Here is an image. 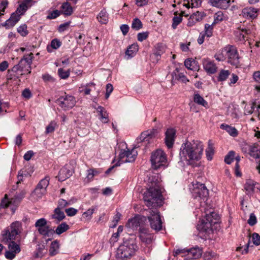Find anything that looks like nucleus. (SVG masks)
<instances>
[{
    "mask_svg": "<svg viewBox=\"0 0 260 260\" xmlns=\"http://www.w3.org/2000/svg\"><path fill=\"white\" fill-rule=\"evenodd\" d=\"M147 185V189L143 194V199L145 205L150 208V215L148 218L151 228L159 231L162 229V222L156 208L162 206L164 198L157 177L155 175L149 177Z\"/></svg>",
    "mask_w": 260,
    "mask_h": 260,
    "instance_id": "obj_1",
    "label": "nucleus"
},
{
    "mask_svg": "<svg viewBox=\"0 0 260 260\" xmlns=\"http://www.w3.org/2000/svg\"><path fill=\"white\" fill-rule=\"evenodd\" d=\"M147 185V189L143 194V199L145 205L150 208V215L148 218L151 228L159 231L162 229V222L156 208L162 206L164 198L157 177L155 175L149 177Z\"/></svg>",
    "mask_w": 260,
    "mask_h": 260,
    "instance_id": "obj_2",
    "label": "nucleus"
},
{
    "mask_svg": "<svg viewBox=\"0 0 260 260\" xmlns=\"http://www.w3.org/2000/svg\"><path fill=\"white\" fill-rule=\"evenodd\" d=\"M204 146L198 141H187L182 144L179 155L183 160H199L203 154Z\"/></svg>",
    "mask_w": 260,
    "mask_h": 260,
    "instance_id": "obj_3",
    "label": "nucleus"
},
{
    "mask_svg": "<svg viewBox=\"0 0 260 260\" xmlns=\"http://www.w3.org/2000/svg\"><path fill=\"white\" fill-rule=\"evenodd\" d=\"M219 221V215L213 211L206 213L201 223L198 224V228L199 231L207 234H211L214 229L217 228Z\"/></svg>",
    "mask_w": 260,
    "mask_h": 260,
    "instance_id": "obj_4",
    "label": "nucleus"
},
{
    "mask_svg": "<svg viewBox=\"0 0 260 260\" xmlns=\"http://www.w3.org/2000/svg\"><path fill=\"white\" fill-rule=\"evenodd\" d=\"M137 249V246L134 240H126L117 248L116 257L122 260L130 258L135 254Z\"/></svg>",
    "mask_w": 260,
    "mask_h": 260,
    "instance_id": "obj_5",
    "label": "nucleus"
},
{
    "mask_svg": "<svg viewBox=\"0 0 260 260\" xmlns=\"http://www.w3.org/2000/svg\"><path fill=\"white\" fill-rule=\"evenodd\" d=\"M202 253L201 249L199 247H194L190 249H177L174 251V256H176L179 254H182V256L186 259H193L199 258Z\"/></svg>",
    "mask_w": 260,
    "mask_h": 260,
    "instance_id": "obj_6",
    "label": "nucleus"
},
{
    "mask_svg": "<svg viewBox=\"0 0 260 260\" xmlns=\"http://www.w3.org/2000/svg\"><path fill=\"white\" fill-rule=\"evenodd\" d=\"M167 157L165 153L161 149H157L153 152L151 156L152 167L157 169L167 164Z\"/></svg>",
    "mask_w": 260,
    "mask_h": 260,
    "instance_id": "obj_7",
    "label": "nucleus"
},
{
    "mask_svg": "<svg viewBox=\"0 0 260 260\" xmlns=\"http://www.w3.org/2000/svg\"><path fill=\"white\" fill-rule=\"evenodd\" d=\"M223 51L226 53L228 62L236 68L238 67L240 60L236 48L232 45H227L223 48Z\"/></svg>",
    "mask_w": 260,
    "mask_h": 260,
    "instance_id": "obj_8",
    "label": "nucleus"
},
{
    "mask_svg": "<svg viewBox=\"0 0 260 260\" xmlns=\"http://www.w3.org/2000/svg\"><path fill=\"white\" fill-rule=\"evenodd\" d=\"M21 230V223L19 221H15L11 224L10 229L6 230L3 234V238L7 241L15 240L17 236L20 233Z\"/></svg>",
    "mask_w": 260,
    "mask_h": 260,
    "instance_id": "obj_9",
    "label": "nucleus"
},
{
    "mask_svg": "<svg viewBox=\"0 0 260 260\" xmlns=\"http://www.w3.org/2000/svg\"><path fill=\"white\" fill-rule=\"evenodd\" d=\"M49 177H45L42 179L31 193V197L35 200L42 198L46 192V188L49 185Z\"/></svg>",
    "mask_w": 260,
    "mask_h": 260,
    "instance_id": "obj_10",
    "label": "nucleus"
},
{
    "mask_svg": "<svg viewBox=\"0 0 260 260\" xmlns=\"http://www.w3.org/2000/svg\"><path fill=\"white\" fill-rule=\"evenodd\" d=\"M137 155V152L134 148L131 151H121L119 155V160L115 164V166H119L121 164L124 162H132L135 161Z\"/></svg>",
    "mask_w": 260,
    "mask_h": 260,
    "instance_id": "obj_11",
    "label": "nucleus"
},
{
    "mask_svg": "<svg viewBox=\"0 0 260 260\" xmlns=\"http://www.w3.org/2000/svg\"><path fill=\"white\" fill-rule=\"evenodd\" d=\"M56 103L64 110H67L75 105L76 101L74 96L66 95L58 98Z\"/></svg>",
    "mask_w": 260,
    "mask_h": 260,
    "instance_id": "obj_12",
    "label": "nucleus"
},
{
    "mask_svg": "<svg viewBox=\"0 0 260 260\" xmlns=\"http://www.w3.org/2000/svg\"><path fill=\"white\" fill-rule=\"evenodd\" d=\"M157 135V131L156 129H152L145 131L141 133V135L137 139V143L147 142L148 143L154 139Z\"/></svg>",
    "mask_w": 260,
    "mask_h": 260,
    "instance_id": "obj_13",
    "label": "nucleus"
},
{
    "mask_svg": "<svg viewBox=\"0 0 260 260\" xmlns=\"http://www.w3.org/2000/svg\"><path fill=\"white\" fill-rule=\"evenodd\" d=\"M32 57L33 54L32 53H30L29 54L24 56L20 60L18 64L15 65L13 67V68L12 69V71L14 72H16L18 71H23L24 67L21 66L23 62H25L26 66H27V67L29 69H30Z\"/></svg>",
    "mask_w": 260,
    "mask_h": 260,
    "instance_id": "obj_14",
    "label": "nucleus"
},
{
    "mask_svg": "<svg viewBox=\"0 0 260 260\" xmlns=\"http://www.w3.org/2000/svg\"><path fill=\"white\" fill-rule=\"evenodd\" d=\"M194 187L192 191V196L194 198L199 197L200 198H206L208 194V190L204 184H197Z\"/></svg>",
    "mask_w": 260,
    "mask_h": 260,
    "instance_id": "obj_15",
    "label": "nucleus"
},
{
    "mask_svg": "<svg viewBox=\"0 0 260 260\" xmlns=\"http://www.w3.org/2000/svg\"><path fill=\"white\" fill-rule=\"evenodd\" d=\"M250 33L251 30L249 28L240 27L235 31V39L237 41L244 42L247 40L248 35Z\"/></svg>",
    "mask_w": 260,
    "mask_h": 260,
    "instance_id": "obj_16",
    "label": "nucleus"
},
{
    "mask_svg": "<svg viewBox=\"0 0 260 260\" xmlns=\"http://www.w3.org/2000/svg\"><path fill=\"white\" fill-rule=\"evenodd\" d=\"M176 131L174 128H168L165 133V142L168 148H172L175 142Z\"/></svg>",
    "mask_w": 260,
    "mask_h": 260,
    "instance_id": "obj_17",
    "label": "nucleus"
},
{
    "mask_svg": "<svg viewBox=\"0 0 260 260\" xmlns=\"http://www.w3.org/2000/svg\"><path fill=\"white\" fill-rule=\"evenodd\" d=\"M21 16L15 11L8 20L0 24V26L5 27L7 29L12 27L20 20Z\"/></svg>",
    "mask_w": 260,
    "mask_h": 260,
    "instance_id": "obj_18",
    "label": "nucleus"
},
{
    "mask_svg": "<svg viewBox=\"0 0 260 260\" xmlns=\"http://www.w3.org/2000/svg\"><path fill=\"white\" fill-rule=\"evenodd\" d=\"M205 16L204 12L199 11L192 13L188 19L187 25L193 26L196 23L202 21Z\"/></svg>",
    "mask_w": 260,
    "mask_h": 260,
    "instance_id": "obj_19",
    "label": "nucleus"
},
{
    "mask_svg": "<svg viewBox=\"0 0 260 260\" xmlns=\"http://www.w3.org/2000/svg\"><path fill=\"white\" fill-rule=\"evenodd\" d=\"M204 69L209 74H213L216 72L217 68L215 63L209 58L202 60Z\"/></svg>",
    "mask_w": 260,
    "mask_h": 260,
    "instance_id": "obj_20",
    "label": "nucleus"
},
{
    "mask_svg": "<svg viewBox=\"0 0 260 260\" xmlns=\"http://www.w3.org/2000/svg\"><path fill=\"white\" fill-rule=\"evenodd\" d=\"M258 9L252 7H246L242 11V15L246 19H254L257 16Z\"/></svg>",
    "mask_w": 260,
    "mask_h": 260,
    "instance_id": "obj_21",
    "label": "nucleus"
},
{
    "mask_svg": "<svg viewBox=\"0 0 260 260\" xmlns=\"http://www.w3.org/2000/svg\"><path fill=\"white\" fill-rule=\"evenodd\" d=\"M33 0H23L19 5L15 12L20 16L24 14L26 11L30 8Z\"/></svg>",
    "mask_w": 260,
    "mask_h": 260,
    "instance_id": "obj_22",
    "label": "nucleus"
},
{
    "mask_svg": "<svg viewBox=\"0 0 260 260\" xmlns=\"http://www.w3.org/2000/svg\"><path fill=\"white\" fill-rule=\"evenodd\" d=\"M231 0H210L209 4L213 7L226 9L230 6Z\"/></svg>",
    "mask_w": 260,
    "mask_h": 260,
    "instance_id": "obj_23",
    "label": "nucleus"
},
{
    "mask_svg": "<svg viewBox=\"0 0 260 260\" xmlns=\"http://www.w3.org/2000/svg\"><path fill=\"white\" fill-rule=\"evenodd\" d=\"M75 8L73 6H71L69 3L64 2L62 3L60 8L61 14L66 16H71L74 11Z\"/></svg>",
    "mask_w": 260,
    "mask_h": 260,
    "instance_id": "obj_24",
    "label": "nucleus"
},
{
    "mask_svg": "<svg viewBox=\"0 0 260 260\" xmlns=\"http://www.w3.org/2000/svg\"><path fill=\"white\" fill-rule=\"evenodd\" d=\"M143 221V218L135 217L133 219H129L128 223H127V225L133 230H137L138 228H140L142 224Z\"/></svg>",
    "mask_w": 260,
    "mask_h": 260,
    "instance_id": "obj_25",
    "label": "nucleus"
},
{
    "mask_svg": "<svg viewBox=\"0 0 260 260\" xmlns=\"http://www.w3.org/2000/svg\"><path fill=\"white\" fill-rule=\"evenodd\" d=\"M96 111L100 116L99 119L100 120L104 123H108L109 121L108 119V113L105 109L102 106H98L96 108Z\"/></svg>",
    "mask_w": 260,
    "mask_h": 260,
    "instance_id": "obj_26",
    "label": "nucleus"
},
{
    "mask_svg": "<svg viewBox=\"0 0 260 260\" xmlns=\"http://www.w3.org/2000/svg\"><path fill=\"white\" fill-rule=\"evenodd\" d=\"M38 231L40 235L43 236L45 237H52L54 234V231L47 224L43 228L39 229Z\"/></svg>",
    "mask_w": 260,
    "mask_h": 260,
    "instance_id": "obj_27",
    "label": "nucleus"
},
{
    "mask_svg": "<svg viewBox=\"0 0 260 260\" xmlns=\"http://www.w3.org/2000/svg\"><path fill=\"white\" fill-rule=\"evenodd\" d=\"M244 188L247 194H252L255 188L254 181L250 179L247 180L244 184Z\"/></svg>",
    "mask_w": 260,
    "mask_h": 260,
    "instance_id": "obj_28",
    "label": "nucleus"
},
{
    "mask_svg": "<svg viewBox=\"0 0 260 260\" xmlns=\"http://www.w3.org/2000/svg\"><path fill=\"white\" fill-rule=\"evenodd\" d=\"M95 84L93 82L86 84L85 85H82L79 87V92L83 93L84 95H88L91 90V87L94 88Z\"/></svg>",
    "mask_w": 260,
    "mask_h": 260,
    "instance_id": "obj_29",
    "label": "nucleus"
},
{
    "mask_svg": "<svg viewBox=\"0 0 260 260\" xmlns=\"http://www.w3.org/2000/svg\"><path fill=\"white\" fill-rule=\"evenodd\" d=\"M165 51L164 47L161 44H157L156 47V50L152 54V58H154L156 60L160 59V56Z\"/></svg>",
    "mask_w": 260,
    "mask_h": 260,
    "instance_id": "obj_30",
    "label": "nucleus"
},
{
    "mask_svg": "<svg viewBox=\"0 0 260 260\" xmlns=\"http://www.w3.org/2000/svg\"><path fill=\"white\" fill-rule=\"evenodd\" d=\"M201 4V0H184L183 6L187 8H197Z\"/></svg>",
    "mask_w": 260,
    "mask_h": 260,
    "instance_id": "obj_31",
    "label": "nucleus"
},
{
    "mask_svg": "<svg viewBox=\"0 0 260 260\" xmlns=\"http://www.w3.org/2000/svg\"><path fill=\"white\" fill-rule=\"evenodd\" d=\"M59 243L58 241H54L50 245L49 252L51 256H54L58 253Z\"/></svg>",
    "mask_w": 260,
    "mask_h": 260,
    "instance_id": "obj_32",
    "label": "nucleus"
},
{
    "mask_svg": "<svg viewBox=\"0 0 260 260\" xmlns=\"http://www.w3.org/2000/svg\"><path fill=\"white\" fill-rule=\"evenodd\" d=\"M52 218L58 221H60L65 218V215L61 209L56 208L54 210V214L52 215Z\"/></svg>",
    "mask_w": 260,
    "mask_h": 260,
    "instance_id": "obj_33",
    "label": "nucleus"
},
{
    "mask_svg": "<svg viewBox=\"0 0 260 260\" xmlns=\"http://www.w3.org/2000/svg\"><path fill=\"white\" fill-rule=\"evenodd\" d=\"M193 101L199 105H201L205 108L208 107V103L199 93H195L194 94Z\"/></svg>",
    "mask_w": 260,
    "mask_h": 260,
    "instance_id": "obj_34",
    "label": "nucleus"
},
{
    "mask_svg": "<svg viewBox=\"0 0 260 260\" xmlns=\"http://www.w3.org/2000/svg\"><path fill=\"white\" fill-rule=\"evenodd\" d=\"M220 128L226 131L231 136L233 137L237 136L238 132L237 129L233 126H230L225 124H222Z\"/></svg>",
    "mask_w": 260,
    "mask_h": 260,
    "instance_id": "obj_35",
    "label": "nucleus"
},
{
    "mask_svg": "<svg viewBox=\"0 0 260 260\" xmlns=\"http://www.w3.org/2000/svg\"><path fill=\"white\" fill-rule=\"evenodd\" d=\"M98 21L102 24H106L108 21V15L105 10H102L97 16Z\"/></svg>",
    "mask_w": 260,
    "mask_h": 260,
    "instance_id": "obj_36",
    "label": "nucleus"
},
{
    "mask_svg": "<svg viewBox=\"0 0 260 260\" xmlns=\"http://www.w3.org/2000/svg\"><path fill=\"white\" fill-rule=\"evenodd\" d=\"M25 191H21L19 193L15 195L13 198L11 199L12 203H13L14 205L17 206L24 197L25 195Z\"/></svg>",
    "mask_w": 260,
    "mask_h": 260,
    "instance_id": "obj_37",
    "label": "nucleus"
},
{
    "mask_svg": "<svg viewBox=\"0 0 260 260\" xmlns=\"http://www.w3.org/2000/svg\"><path fill=\"white\" fill-rule=\"evenodd\" d=\"M184 14V12H181V14L179 15H177V12H174V17L173 18V23L172 24V27L173 29H175L177 25L181 23L182 20V15Z\"/></svg>",
    "mask_w": 260,
    "mask_h": 260,
    "instance_id": "obj_38",
    "label": "nucleus"
},
{
    "mask_svg": "<svg viewBox=\"0 0 260 260\" xmlns=\"http://www.w3.org/2000/svg\"><path fill=\"white\" fill-rule=\"evenodd\" d=\"M218 257V254L212 251H206L203 255L204 260H216Z\"/></svg>",
    "mask_w": 260,
    "mask_h": 260,
    "instance_id": "obj_39",
    "label": "nucleus"
},
{
    "mask_svg": "<svg viewBox=\"0 0 260 260\" xmlns=\"http://www.w3.org/2000/svg\"><path fill=\"white\" fill-rule=\"evenodd\" d=\"M138 49V46L137 44H132L127 49L125 54L126 55L132 57L136 54Z\"/></svg>",
    "mask_w": 260,
    "mask_h": 260,
    "instance_id": "obj_40",
    "label": "nucleus"
},
{
    "mask_svg": "<svg viewBox=\"0 0 260 260\" xmlns=\"http://www.w3.org/2000/svg\"><path fill=\"white\" fill-rule=\"evenodd\" d=\"M69 228L70 227L68 224L66 222H62L57 226L55 231H54V233H55L56 234L59 235L68 231Z\"/></svg>",
    "mask_w": 260,
    "mask_h": 260,
    "instance_id": "obj_41",
    "label": "nucleus"
},
{
    "mask_svg": "<svg viewBox=\"0 0 260 260\" xmlns=\"http://www.w3.org/2000/svg\"><path fill=\"white\" fill-rule=\"evenodd\" d=\"M208 148L206 150V155L208 160H211L212 159V155L214 153V147L213 144L211 140L208 141Z\"/></svg>",
    "mask_w": 260,
    "mask_h": 260,
    "instance_id": "obj_42",
    "label": "nucleus"
},
{
    "mask_svg": "<svg viewBox=\"0 0 260 260\" xmlns=\"http://www.w3.org/2000/svg\"><path fill=\"white\" fill-rule=\"evenodd\" d=\"M8 249L16 254L19 253L21 251L20 245L14 242V240L10 241L8 245Z\"/></svg>",
    "mask_w": 260,
    "mask_h": 260,
    "instance_id": "obj_43",
    "label": "nucleus"
},
{
    "mask_svg": "<svg viewBox=\"0 0 260 260\" xmlns=\"http://www.w3.org/2000/svg\"><path fill=\"white\" fill-rule=\"evenodd\" d=\"M230 75V72L229 70H221L220 71L217 80L218 81H224L226 80Z\"/></svg>",
    "mask_w": 260,
    "mask_h": 260,
    "instance_id": "obj_44",
    "label": "nucleus"
},
{
    "mask_svg": "<svg viewBox=\"0 0 260 260\" xmlns=\"http://www.w3.org/2000/svg\"><path fill=\"white\" fill-rule=\"evenodd\" d=\"M96 209V207H92L91 208L88 209L86 211L84 212L82 215L83 218L85 220L89 221L92 218V215L94 213V211Z\"/></svg>",
    "mask_w": 260,
    "mask_h": 260,
    "instance_id": "obj_45",
    "label": "nucleus"
},
{
    "mask_svg": "<svg viewBox=\"0 0 260 260\" xmlns=\"http://www.w3.org/2000/svg\"><path fill=\"white\" fill-rule=\"evenodd\" d=\"M100 173V172L95 169H90L87 171L86 179L88 181L92 180L93 177Z\"/></svg>",
    "mask_w": 260,
    "mask_h": 260,
    "instance_id": "obj_46",
    "label": "nucleus"
},
{
    "mask_svg": "<svg viewBox=\"0 0 260 260\" xmlns=\"http://www.w3.org/2000/svg\"><path fill=\"white\" fill-rule=\"evenodd\" d=\"M214 25L213 23L211 25L208 24L205 25V31L203 34L206 37L209 38L212 36Z\"/></svg>",
    "mask_w": 260,
    "mask_h": 260,
    "instance_id": "obj_47",
    "label": "nucleus"
},
{
    "mask_svg": "<svg viewBox=\"0 0 260 260\" xmlns=\"http://www.w3.org/2000/svg\"><path fill=\"white\" fill-rule=\"evenodd\" d=\"M143 27V24L141 21L136 18H135L132 23V28L136 30H139Z\"/></svg>",
    "mask_w": 260,
    "mask_h": 260,
    "instance_id": "obj_48",
    "label": "nucleus"
},
{
    "mask_svg": "<svg viewBox=\"0 0 260 260\" xmlns=\"http://www.w3.org/2000/svg\"><path fill=\"white\" fill-rule=\"evenodd\" d=\"M17 32L22 36L25 37L28 34L27 26L25 24L20 25L17 28Z\"/></svg>",
    "mask_w": 260,
    "mask_h": 260,
    "instance_id": "obj_49",
    "label": "nucleus"
},
{
    "mask_svg": "<svg viewBox=\"0 0 260 260\" xmlns=\"http://www.w3.org/2000/svg\"><path fill=\"white\" fill-rule=\"evenodd\" d=\"M225 16L224 15L222 11H218L214 15V20L213 22V24H215L216 23H218L224 20Z\"/></svg>",
    "mask_w": 260,
    "mask_h": 260,
    "instance_id": "obj_50",
    "label": "nucleus"
},
{
    "mask_svg": "<svg viewBox=\"0 0 260 260\" xmlns=\"http://www.w3.org/2000/svg\"><path fill=\"white\" fill-rule=\"evenodd\" d=\"M57 126V122L54 120L51 121L46 127L45 133L49 134L53 132Z\"/></svg>",
    "mask_w": 260,
    "mask_h": 260,
    "instance_id": "obj_51",
    "label": "nucleus"
},
{
    "mask_svg": "<svg viewBox=\"0 0 260 260\" xmlns=\"http://www.w3.org/2000/svg\"><path fill=\"white\" fill-rule=\"evenodd\" d=\"M214 57L218 61L224 60L226 58V53L223 51V48L216 53L214 55Z\"/></svg>",
    "mask_w": 260,
    "mask_h": 260,
    "instance_id": "obj_52",
    "label": "nucleus"
},
{
    "mask_svg": "<svg viewBox=\"0 0 260 260\" xmlns=\"http://www.w3.org/2000/svg\"><path fill=\"white\" fill-rule=\"evenodd\" d=\"M14 205L13 203H12L11 200L9 201L7 199V195H5V197L4 199L2 200L1 204H0V208H6L8 207L9 206Z\"/></svg>",
    "mask_w": 260,
    "mask_h": 260,
    "instance_id": "obj_53",
    "label": "nucleus"
},
{
    "mask_svg": "<svg viewBox=\"0 0 260 260\" xmlns=\"http://www.w3.org/2000/svg\"><path fill=\"white\" fill-rule=\"evenodd\" d=\"M9 2L7 0L0 1V16L4 15L6 9L8 7Z\"/></svg>",
    "mask_w": 260,
    "mask_h": 260,
    "instance_id": "obj_54",
    "label": "nucleus"
},
{
    "mask_svg": "<svg viewBox=\"0 0 260 260\" xmlns=\"http://www.w3.org/2000/svg\"><path fill=\"white\" fill-rule=\"evenodd\" d=\"M70 71L64 70L62 68H60L58 70V74L61 79H67L70 76Z\"/></svg>",
    "mask_w": 260,
    "mask_h": 260,
    "instance_id": "obj_55",
    "label": "nucleus"
},
{
    "mask_svg": "<svg viewBox=\"0 0 260 260\" xmlns=\"http://www.w3.org/2000/svg\"><path fill=\"white\" fill-rule=\"evenodd\" d=\"M46 224H47V221L46 219L44 218H42L36 221L35 225L37 230H39V229L43 228Z\"/></svg>",
    "mask_w": 260,
    "mask_h": 260,
    "instance_id": "obj_56",
    "label": "nucleus"
},
{
    "mask_svg": "<svg viewBox=\"0 0 260 260\" xmlns=\"http://www.w3.org/2000/svg\"><path fill=\"white\" fill-rule=\"evenodd\" d=\"M235 157V152L233 151H230L224 158V161L227 164H230L233 161Z\"/></svg>",
    "mask_w": 260,
    "mask_h": 260,
    "instance_id": "obj_57",
    "label": "nucleus"
},
{
    "mask_svg": "<svg viewBox=\"0 0 260 260\" xmlns=\"http://www.w3.org/2000/svg\"><path fill=\"white\" fill-rule=\"evenodd\" d=\"M174 74H175V79L178 80H180L182 82H186L188 81L187 79L186 76L183 73H178L177 75L176 74L175 72H174L172 74V76H173Z\"/></svg>",
    "mask_w": 260,
    "mask_h": 260,
    "instance_id": "obj_58",
    "label": "nucleus"
},
{
    "mask_svg": "<svg viewBox=\"0 0 260 260\" xmlns=\"http://www.w3.org/2000/svg\"><path fill=\"white\" fill-rule=\"evenodd\" d=\"M251 238L252 241L254 245L256 246L260 245V236L258 234L254 233L252 234Z\"/></svg>",
    "mask_w": 260,
    "mask_h": 260,
    "instance_id": "obj_59",
    "label": "nucleus"
},
{
    "mask_svg": "<svg viewBox=\"0 0 260 260\" xmlns=\"http://www.w3.org/2000/svg\"><path fill=\"white\" fill-rule=\"evenodd\" d=\"M257 222V219L253 213L250 214L249 218L247 221V223L251 226L255 225Z\"/></svg>",
    "mask_w": 260,
    "mask_h": 260,
    "instance_id": "obj_60",
    "label": "nucleus"
},
{
    "mask_svg": "<svg viewBox=\"0 0 260 260\" xmlns=\"http://www.w3.org/2000/svg\"><path fill=\"white\" fill-rule=\"evenodd\" d=\"M61 42L57 39H54L51 41L50 47L54 49H57L61 46Z\"/></svg>",
    "mask_w": 260,
    "mask_h": 260,
    "instance_id": "obj_61",
    "label": "nucleus"
},
{
    "mask_svg": "<svg viewBox=\"0 0 260 260\" xmlns=\"http://www.w3.org/2000/svg\"><path fill=\"white\" fill-rule=\"evenodd\" d=\"M195 63V61L191 59H187L184 61V65L186 68L192 70L193 69V64Z\"/></svg>",
    "mask_w": 260,
    "mask_h": 260,
    "instance_id": "obj_62",
    "label": "nucleus"
},
{
    "mask_svg": "<svg viewBox=\"0 0 260 260\" xmlns=\"http://www.w3.org/2000/svg\"><path fill=\"white\" fill-rule=\"evenodd\" d=\"M61 12L60 11L57 10H54L49 14V15L47 16V18L50 19H55L59 16Z\"/></svg>",
    "mask_w": 260,
    "mask_h": 260,
    "instance_id": "obj_63",
    "label": "nucleus"
},
{
    "mask_svg": "<svg viewBox=\"0 0 260 260\" xmlns=\"http://www.w3.org/2000/svg\"><path fill=\"white\" fill-rule=\"evenodd\" d=\"M148 37V32L147 31L140 32L137 35L138 40L142 42L146 40Z\"/></svg>",
    "mask_w": 260,
    "mask_h": 260,
    "instance_id": "obj_64",
    "label": "nucleus"
}]
</instances>
